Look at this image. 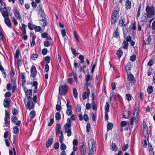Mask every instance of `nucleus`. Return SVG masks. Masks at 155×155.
I'll use <instances>...</instances> for the list:
<instances>
[{"label":"nucleus","mask_w":155,"mask_h":155,"mask_svg":"<svg viewBox=\"0 0 155 155\" xmlns=\"http://www.w3.org/2000/svg\"><path fill=\"white\" fill-rule=\"evenodd\" d=\"M88 148L87 149V152L89 153L92 154L95 151V143L94 140L92 139H90L88 142Z\"/></svg>","instance_id":"obj_1"},{"label":"nucleus","mask_w":155,"mask_h":155,"mask_svg":"<svg viewBox=\"0 0 155 155\" xmlns=\"http://www.w3.org/2000/svg\"><path fill=\"white\" fill-rule=\"evenodd\" d=\"M71 120L70 119H68L67 122L64 126L65 133H67L68 137L70 136L71 135Z\"/></svg>","instance_id":"obj_2"},{"label":"nucleus","mask_w":155,"mask_h":155,"mask_svg":"<svg viewBox=\"0 0 155 155\" xmlns=\"http://www.w3.org/2000/svg\"><path fill=\"white\" fill-rule=\"evenodd\" d=\"M146 15L147 17L150 18L154 15L155 14V9L153 6H147L146 8Z\"/></svg>","instance_id":"obj_3"},{"label":"nucleus","mask_w":155,"mask_h":155,"mask_svg":"<svg viewBox=\"0 0 155 155\" xmlns=\"http://www.w3.org/2000/svg\"><path fill=\"white\" fill-rule=\"evenodd\" d=\"M119 17L118 12L116 10L114 11L112 13L110 19L111 23L114 24L117 21Z\"/></svg>","instance_id":"obj_4"},{"label":"nucleus","mask_w":155,"mask_h":155,"mask_svg":"<svg viewBox=\"0 0 155 155\" xmlns=\"http://www.w3.org/2000/svg\"><path fill=\"white\" fill-rule=\"evenodd\" d=\"M68 89V87L66 85L60 86L59 89V94L61 95H64L67 92Z\"/></svg>","instance_id":"obj_5"},{"label":"nucleus","mask_w":155,"mask_h":155,"mask_svg":"<svg viewBox=\"0 0 155 155\" xmlns=\"http://www.w3.org/2000/svg\"><path fill=\"white\" fill-rule=\"evenodd\" d=\"M143 133L145 137H149V134L148 132V127L147 126L146 123L144 121H143Z\"/></svg>","instance_id":"obj_6"},{"label":"nucleus","mask_w":155,"mask_h":155,"mask_svg":"<svg viewBox=\"0 0 155 155\" xmlns=\"http://www.w3.org/2000/svg\"><path fill=\"white\" fill-rule=\"evenodd\" d=\"M67 104L66 106L68 108L66 110V114L68 116H70L72 114V107L71 105H68V104H70L71 102L69 99L67 100Z\"/></svg>","instance_id":"obj_7"},{"label":"nucleus","mask_w":155,"mask_h":155,"mask_svg":"<svg viewBox=\"0 0 155 155\" xmlns=\"http://www.w3.org/2000/svg\"><path fill=\"white\" fill-rule=\"evenodd\" d=\"M6 6L4 7V8L3 9H2L1 8H0V11L5 19L9 18L8 14V12L6 10Z\"/></svg>","instance_id":"obj_8"},{"label":"nucleus","mask_w":155,"mask_h":155,"mask_svg":"<svg viewBox=\"0 0 155 155\" xmlns=\"http://www.w3.org/2000/svg\"><path fill=\"white\" fill-rule=\"evenodd\" d=\"M37 73V71L35 67L33 65L31 69V77H33L34 78L36 77Z\"/></svg>","instance_id":"obj_9"},{"label":"nucleus","mask_w":155,"mask_h":155,"mask_svg":"<svg viewBox=\"0 0 155 155\" xmlns=\"http://www.w3.org/2000/svg\"><path fill=\"white\" fill-rule=\"evenodd\" d=\"M28 100V102L27 104V107L30 109H33L35 107V104L32 101V98Z\"/></svg>","instance_id":"obj_10"},{"label":"nucleus","mask_w":155,"mask_h":155,"mask_svg":"<svg viewBox=\"0 0 155 155\" xmlns=\"http://www.w3.org/2000/svg\"><path fill=\"white\" fill-rule=\"evenodd\" d=\"M14 15L17 19H20L21 16L18 11L16 9H14L13 10Z\"/></svg>","instance_id":"obj_11"},{"label":"nucleus","mask_w":155,"mask_h":155,"mask_svg":"<svg viewBox=\"0 0 155 155\" xmlns=\"http://www.w3.org/2000/svg\"><path fill=\"white\" fill-rule=\"evenodd\" d=\"M86 89L87 91L84 92L82 95V98L84 100L86 99L87 97H88L90 94V91L87 88V87Z\"/></svg>","instance_id":"obj_12"},{"label":"nucleus","mask_w":155,"mask_h":155,"mask_svg":"<svg viewBox=\"0 0 155 155\" xmlns=\"http://www.w3.org/2000/svg\"><path fill=\"white\" fill-rule=\"evenodd\" d=\"M9 114L7 112L6 110H5V117L4 120L5 121V124L6 126L9 124Z\"/></svg>","instance_id":"obj_13"},{"label":"nucleus","mask_w":155,"mask_h":155,"mask_svg":"<svg viewBox=\"0 0 155 155\" xmlns=\"http://www.w3.org/2000/svg\"><path fill=\"white\" fill-rule=\"evenodd\" d=\"M138 121V116H135L133 117L130 119V123L131 125H133L134 123H137Z\"/></svg>","instance_id":"obj_14"},{"label":"nucleus","mask_w":155,"mask_h":155,"mask_svg":"<svg viewBox=\"0 0 155 155\" xmlns=\"http://www.w3.org/2000/svg\"><path fill=\"white\" fill-rule=\"evenodd\" d=\"M11 100L9 98H5L4 101V105L5 107H8L10 103Z\"/></svg>","instance_id":"obj_15"},{"label":"nucleus","mask_w":155,"mask_h":155,"mask_svg":"<svg viewBox=\"0 0 155 155\" xmlns=\"http://www.w3.org/2000/svg\"><path fill=\"white\" fill-rule=\"evenodd\" d=\"M25 93L28 99L32 98L31 97L32 94V91L31 90H26Z\"/></svg>","instance_id":"obj_16"},{"label":"nucleus","mask_w":155,"mask_h":155,"mask_svg":"<svg viewBox=\"0 0 155 155\" xmlns=\"http://www.w3.org/2000/svg\"><path fill=\"white\" fill-rule=\"evenodd\" d=\"M127 79L130 82L135 83V80L134 79V76L132 74H130L128 75Z\"/></svg>","instance_id":"obj_17"},{"label":"nucleus","mask_w":155,"mask_h":155,"mask_svg":"<svg viewBox=\"0 0 155 155\" xmlns=\"http://www.w3.org/2000/svg\"><path fill=\"white\" fill-rule=\"evenodd\" d=\"M35 113L34 110H32L30 113L29 117H30L29 120L30 122L32 121L33 119L35 117Z\"/></svg>","instance_id":"obj_18"},{"label":"nucleus","mask_w":155,"mask_h":155,"mask_svg":"<svg viewBox=\"0 0 155 155\" xmlns=\"http://www.w3.org/2000/svg\"><path fill=\"white\" fill-rule=\"evenodd\" d=\"M31 84L35 87V90L34 91V93H36L37 92V86L38 83L36 81H34L31 82Z\"/></svg>","instance_id":"obj_19"},{"label":"nucleus","mask_w":155,"mask_h":155,"mask_svg":"<svg viewBox=\"0 0 155 155\" xmlns=\"http://www.w3.org/2000/svg\"><path fill=\"white\" fill-rule=\"evenodd\" d=\"M5 22L8 27L10 28H12L11 22L9 18H5Z\"/></svg>","instance_id":"obj_20"},{"label":"nucleus","mask_w":155,"mask_h":155,"mask_svg":"<svg viewBox=\"0 0 155 155\" xmlns=\"http://www.w3.org/2000/svg\"><path fill=\"white\" fill-rule=\"evenodd\" d=\"M53 140L52 138H49L46 143V146L47 147H49L53 143Z\"/></svg>","instance_id":"obj_21"},{"label":"nucleus","mask_w":155,"mask_h":155,"mask_svg":"<svg viewBox=\"0 0 155 155\" xmlns=\"http://www.w3.org/2000/svg\"><path fill=\"white\" fill-rule=\"evenodd\" d=\"M40 24L41 25L44 27L47 25L46 18H43L42 19L40 20Z\"/></svg>","instance_id":"obj_22"},{"label":"nucleus","mask_w":155,"mask_h":155,"mask_svg":"<svg viewBox=\"0 0 155 155\" xmlns=\"http://www.w3.org/2000/svg\"><path fill=\"white\" fill-rule=\"evenodd\" d=\"M111 149L114 151H116L117 149V147L116 144L112 143L110 145Z\"/></svg>","instance_id":"obj_23"},{"label":"nucleus","mask_w":155,"mask_h":155,"mask_svg":"<svg viewBox=\"0 0 155 155\" xmlns=\"http://www.w3.org/2000/svg\"><path fill=\"white\" fill-rule=\"evenodd\" d=\"M126 8L127 9H129L131 7V2L129 0H127L126 1Z\"/></svg>","instance_id":"obj_24"},{"label":"nucleus","mask_w":155,"mask_h":155,"mask_svg":"<svg viewBox=\"0 0 155 155\" xmlns=\"http://www.w3.org/2000/svg\"><path fill=\"white\" fill-rule=\"evenodd\" d=\"M132 67V64L130 63H128L126 67V71H128L130 70Z\"/></svg>","instance_id":"obj_25"},{"label":"nucleus","mask_w":155,"mask_h":155,"mask_svg":"<svg viewBox=\"0 0 155 155\" xmlns=\"http://www.w3.org/2000/svg\"><path fill=\"white\" fill-rule=\"evenodd\" d=\"M109 104L107 102L106 103V105H105L104 107L105 112H108L109 111Z\"/></svg>","instance_id":"obj_26"},{"label":"nucleus","mask_w":155,"mask_h":155,"mask_svg":"<svg viewBox=\"0 0 155 155\" xmlns=\"http://www.w3.org/2000/svg\"><path fill=\"white\" fill-rule=\"evenodd\" d=\"M139 114V108L138 107H136L134 109V116L135 115V116H138Z\"/></svg>","instance_id":"obj_27"},{"label":"nucleus","mask_w":155,"mask_h":155,"mask_svg":"<svg viewBox=\"0 0 155 155\" xmlns=\"http://www.w3.org/2000/svg\"><path fill=\"white\" fill-rule=\"evenodd\" d=\"M40 10L39 12V14L41 15V16L43 18H45V15L44 12L43 11L42 9V7L41 6L40 7Z\"/></svg>","instance_id":"obj_28"},{"label":"nucleus","mask_w":155,"mask_h":155,"mask_svg":"<svg viewBox=\"0 0 155 155\" xmlns=\"http://www.w3.org/2000/svg\"><path fill=\"white\" fill-rule=\"evenodd\" d=\"M26 26L24 24H22L21 30L23 34L25 35L26 34Z\"/></svg>","instance_id":"obj_29"},{"label":"nucleus","mask_w":155,"mask_h":155,"mask_svg":"<svg viewBox=\"0 0 155 155\" xmlns=\"http://www.w3.org/2000/svg\"><path fill=\"white\" fill-rule=\"evenodd\" d=\"M123 48L125 49H127L128 47V43L127 41H124L123 43Z\"/></svg>","instance_id":"obj_30"},{"label":"nucleus","mask_w":155,"mask_h":155,"mask_svg":"<svg viewBox=\"0 0 155 155\" xmlns=\"http://www.w3.org/2000/svg\"><path fill=\"white\" fill-rule=\"evenodd\" d=\"M151 39L150 36H149L145 41H144V44L146 45H148L150 43Z\"/></svg>","instance_id":"obj_31"},{"label":"nucleus","mask_w":155,"mask_h":155,"mask_svg":"<svg viewBox=\"0 0 155 155\" xmlns=\"http://www.w3.org/2000/svg\"><path fill=\"white\" fill-rule=\"evenodd\" d=\"M153 88L151 86H149L147 88V91L149 94H151L153 92Z\"/></svg>","instance_id":"obj_32"},{"label":"nucleus","mask_w":155,"mask_h":155,"mask_svg":"<svg viewBox=\"0 0 155 155\" xmlns=\"http://www.w3.org/2000/svg\"><path fill=\"white\" fill-rule=\"evenodd\" d=\"M113 127V124L111 123H108L107 124V131L111 130L112 129Z\"/></svg>","instance_id":"obj_33"},{"label":"nucleus","mask_w":155,"mask_h":155,"mask_svg":"<svg viewBox=\"0 0 155 155\" xmlns=\"http://www.w3.org/2000/svg\"><path fill=\"white\" fill-rule=\"evenodd\" d=\"M19 131V128L16 126H15L13 128V133L16 134H17Z\"/></svg>","instance_id":"obj_34"},{"label":"nucleus","mask_w":155,"mask_h":155,"mask_svg":"<svg viewBox=\"0 0 155 155\" xmlns=\"http://www.w3.org/2000/svg\"><path fill=\"white\" fill-rule=\"evenodd\" d=\"M28 25L29 28L30 29L32 30L34 29L35 25H33L32 24L30 23H28Z\"/></svg>","instance_id":"obj_35"},{"label":"nucleus","mask_w":155,"mask_h":155,"mask_svg":"<svg viewBox=\"0 0 155 155\" xmlns=\"http://www.w3.org/2000/svg\"><path fill=\"white\" fill-rule=\"evenodd\" d=\"M117 57L119 58H120L123 54V52L122 50L119 49L117 51Z\"/></svg>","instance_id":"obj_36"},{"label":"nucleus","mask_w":155,"mask_h":155,"mask_svg":"<svg viewBox=\"0 0 155 155\" xmlns=\"http://www.w3.org/2000/svg\"><path fill=\"white\" fill-rule=\"evenodd\" d=\"M11 120L14 123H15L18 120V118L16 116H12Z\"/></svg>","instance_id":"obj_37"},{"label":"nucleus","mask_w":155,"mask_h":155,"mask_svg":"<svg viewBox=\"0 0 155 155\" xmlns=\"http://www.w3.org/2000/svg\"><path fill=\"white\" fill-rule=\"evenodd\" d=\"M74 36L75 38H76L77 41L78 42H80V40L79 38V37L78 36V35L77 34V32L76 31H74Z\"/></svg>","instance_id":"obj_38"},{"label":"nucleus","mask_w":155,"mask_h":155,"mask_svg":"<svg viewBox=\"0 0 155 155\" xmlns=\"http://www.w3.org/2000/svg\"><path fill=\"white\" fill-rule=\"evenodd\" d=\"M73 95L74 97L75 98H77L78 97V92L77 91V89L76 88H74L73 90Z\"/></svg>","instance_id":"obj_39"},{"label":"nucleus","mask_w":155,"mask_h":155,"mask_svg":"<svg viewBox=\"0 0 155 155\" xmlns=\"http://www.w3.org/2000/svg\"><path fill=\"white\" fill-rule=\"evenodd\" d=\"M61 115L59 112H57L55 114V118L57 120H59L61 119Z\"/></svg>","instance_id":"obj_40"},{"label":"nucleus","mask_w":155,"mask_h":155,"mask_svg":"<svg viewBox=\"0 0 155 155\" xmlns=\"http://www.w3.org/2000/svg\"><path fill=\"white\" fill-rule=\"evenodd\" d=\"M61 102H59V104H57L56 106V110L58 111H60L61 110V106L60 105Z\"/></svg>","instance_id":"obj_41"},{"label":"nucleus","mask_w":155,"mask_h":155,"mask_svg":"<svg viewBox=\"0 0 155 155\" xmlns=\"http://www.w3.org/2000/svg\"><path fill=\"white\" fill-rule=\"evenodd\" d=\"M44 45L45 46L48 47L51 45V44L50 41H45L44 42Z\"/></svg>","instance_id":"obj_42"},{"label":"nucleus","mask_w":155,"mask_h":155,"mask_svg":"<svg viewBox=\"0 0 155 155\" xmlns=\"http://www.w3.org/2000/svg\"><path fill=\"white\" fill-rule=\"evenodd\" d=\"M71 50L72 54L75 56L78 55V54H79V53H77L76 50L75 49L73 48L72 47L71 48Z\"/></svg>","instance_id":"obj_43"},{"label":"nucleus","mask_w":155,"mask_h":155,"mask_svg":"<svg viewBox=\"0 0 155 155\" xmlns=\"http://www.w3.org/2000/svg\"><path fill=\"white\" fill-rule=\"evenodd\" d=\"M78 58L80 60V63H83L84 62V56L82 55L79 56Z\"/></svg>","instance_id":"obj_44"},{"label":"nucleus","mask_w":155,"mask_h":155,"mask_svg":"<svg viewBox=\"0 0 155 155\" xmlns=\"http://www.w3.org/2000/svg\"><path fill=\"white\" fill-rule=\"evenodd\" d=\"M122 18V19H120L119 20V25L122 26H124L125 25V24H124V19L123 18Z\"/></svg>","instance_id":"obj_45"},{"label":"nucleus","mask_w":155,"mask_h":155,"mask_svg":"<svg viewBox=\"0 0 155 155\" xmlns=\"http://www.w3.org/2000/svg\"><path fill=\"white\" fill-rule=\"evenodd\" d=\"M83 147H84V145H82L80 147V149L81 150V153L82 155H84L85 154V152L86 151V150L85 151L84 150V149H83Z\"/></svg>","instance_id":"obj_46"},{"label":"nucleus","mask_w":155,"mask_h":155,"mask_svg":"<svg viewBox=\"0 0 155 155\" xmlns=\"http://www.w3.org/2000/svg\"><path fill=\"white\" fill-rule=\"evenodd\" d=\"M44 60L46 62L47 64L49 63L50 62V57L49 56H48L44 58Z\"/></svg>","instance_id":"obj_47"},{"label":"nucleus","mask_w":155,"mask_h":155,"mask_svg":"<svg viewBox=\"0 0 155 155\" xmlns=\"http://www.w3.org/2000/svg\"><path fill=\"white\" fill-rule=\"evenodd\" d=\"M12 18V22L14 23V24L15 26H17L18 25V23L16 20L15 18L14 17H11Z\"/></svg>","instance_id":"obj_48"},{"label":"nucleus","mask_w":155,"mask_h":155,"mask_svg":"<svg viewBox=\"0 0 155 155\" xmlns=\"http://www.w3.org/2000/svg\"><path fill=\"white\" fill-rule=\"evenodd\" d=\"M60 146V149L61 150H64L66 148V145L64 143H61Z\"/></svg>","instance_id":"obj_49"},{"label":"nucleus","mask_w":155,"mask_h":155,"mask_svg":"<svg viewBox=\"0 0 155 155\" xmlns=\"http://www.w3.org/2000/svg\"><path fill=\"white\" fill-rule=\"evenodd\" d=\"M126 99L128 101H130L131 99V96L129 94H127L126 96Z\"/></svg>","instance_id":"obj_50"},{"label":"nucleus","mask_w":155,"mask_h":155,"mask_svg":"<svg viewBox=\"0 0 155 155\" xmlns=\"http://www.w3.org/2000/svg\"><path fill=\"white\" fill-rule=\"evenodd\" d=\"M41 27L39 26H36L35 25L34 29H35L36 31L37 32H40L41 30Z\"/></svg>","instance_id":"obj_51"},{"label":"nucleus","mask_w":155,"mask_h":155,"mask_svg":"<svg viewBox=\"0 0 155 155\" xmlns=\"http://www.w3.org/2000/svg\"><path fill=\"white\" fill-rule=\"evenodd\" d=\"M20 54V51L19 49H17L16 51L15 57L16 59H18L19 58V54Z\"/></svg>","instance_id":"obj_52"},{"label":"nucleus","mask_w":155,"mask_h":155,"mask_svg":"<svg viewBox=\"0 0 155 155\" xmlns=\"http://www.w3.org/2000/svg\"><path fill=\"white\" fill-rule=\"evenodd\" d=\"M113 36L114 37H119V34L117 29H116L114 33Z\"/></svg>","instance_id":"obj_53"},{"label":"nucleus","mask_w":155,"mask_h":155,"mask_svg":"<svg viewBox=\"0 0 155 155\" xmlns=\"http://www.w3.org/2000/svg\"><path fill=\"white\" fill-rule=\"evenodd\" d=\"M11 95V93L9 91L6 92L5 94V97H9Z\"/></svg>","instance_id":"obj_54"},{"label":"nucleus","mask_w":155,"mask_h":155,"mask_svg":"<svg viewBox=\"0 0 155 155\" xmlns=\"http://www.w3.org/2000/svg\"><path fill=\"white\" fill-rule=\"evenodd\" d=\"M141 20L143 22H146L147 21V19L146 15H143L142 17Z\"/></svg>","instance_id":"obj_55"},{"label":"nucleus","mask_w":155,"mask_h":155,"mask_svg":"<svg viewBox=\"0 0 155 155\" xmlns=\"http://www.w3.org/2000/svg\"><path fill=\"white\" fill-rule=\"evenodd\" d=\"M130 59L132 61H135L136 59V55H133L131 56L130 57Z\"/></svg>","instance_id":"obj_56"},{"label":"nucleus","mask_w":155,"mask_h":155,"mask_svg":"<svg viewBox=\"0 0 155 155\" xmlns=\"http://www.w3.org/2000/svg\"><path fill=\"white\" fill-rule=\"evenodd\" d=\"M92 109L94 110H96L97 109V107L96 106V105L94 103V102H93L92 104Z\"/></svg>","instance_id":"obj_57"},{"label":"nucleus","mask_w":155,"mask_h":155,"mask_svg":"<svg viewBox=\"0 0 155 155\" xmlns=\"http://www.w3.org/2000/svg\"><path fill=\"white\" fill-rule=\"evenodd\" d=\"M129 147V145L128 144H126L125 145L123 146L122 148V150L123 151H125Z\"/></svg>","instance_id":"obj_58"},{"label":"nucleus","mask_w":155,"mask_h":155,"mask_svg":"<svg viewBox=\"0 0 155 155\" xmlns=\"http://www.w3.org/2000/svg\"><path fill=\"white\" fill-rule=\"evenodd\" d=\"M87 131V132H89L90 131V129L91 128L90 125L89 124L87 123L86 126Z\"/></svg>","instance_id":"obj_59"},{"label":"nucleus","mask_w":155,"mask_h":155,"mask_svg":"<svg viewBox=\"0 0 155 155\" xmlns=\"http://www.w3.org/2000/svg\"><path fill=\"white\" fill-rule=\"evenodd\" d=\"M127 123L125 121H123L121 122L120 125L121 127H125L127 125Z\"/></svg>","instance_id":"obj_60"},{"label":"nucleus","mask_w":155,"mask_h":155,"mask_svg":"<svg viewBox=\"0 0 155 155\" xmlns=\"http://www.w3.org/2000/svg\"><path fill=\"white\" fill-rule=\"evenodd\" d=\"M84 120L86 121H87L88 120V115L86 114H85L84 115Z\"/></svg>","instance_id":"obj_61"},{"label":"nucleus","mask_w":155,"mask_h":155,"mask_svg":"<svg viewBox=\"0 0 155 155\" xmlns=\"http://www.w3.org/2000/svg\"><path fill=\"white\" fill-rule=\"evenodd\" d=\"M12 112L14 115H15L18 113V111L15 108H14L12 109Z\"/></svg>","instance_id":"obj_62"},{"label":"nucleus","mask_w":155,"mask_h":155,"mask_svg":"<svg viewBox=\"0 0 155 155\" xmlns=\"http://www.w3.org/2000/svg\"><path fill=\"white\" fill-rule=\"evenodd\" d=\"M45 70L46 72H48L49 70V66L48 64L45 65Z\"/></svg>","instance_id":"obj_63"},{"label":"nucleus","mask_w":155,"mask_h":155,"mask_svg":"<svg viewBox=\"0 0 155 155\" xmlns=\"http://www.w3.org/2000/svg\"><path fill=\"white\" fill-rule=\"evenodd\" d=\"M86 109L87 110H89L91 108V106L90 104L89 103H87L86 105Z\"/></svg>","instance_id":"obj_64"}]
</instances>
